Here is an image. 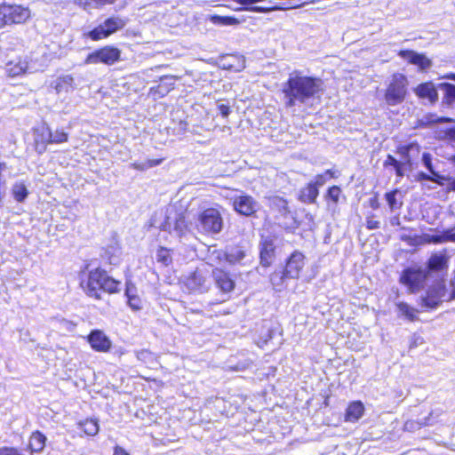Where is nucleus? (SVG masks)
Listing matches in <instances>:
<instances>
[{"label": "nucleus", "mask_w": 455, "mask_h": 455, "mask_svg": "<svg viewBox=\"0 0 455 455\" xmlns=\"http://www.w3.org/2000/svg\"><path fill=\"white\" fill-rule=\"evenodd\" d=\"M156 259L157 262L161 263L165 267L169 266L172 262L171 251L164 247H160L157 250Z\"/></svg>", "instance_id": "obj_36"}, {"label": "nucleus", "mask_w": 455, "mask_h": 455, "mask_svg": "<svg viewBox=\"0 0 455 455\" xmlns=\"http://www.w3.org/2000/svg\"><path fill=\"white\" fill-rule=\"evenodd\" d=\"M233 207L241 215L251 216L259 209V204L251 196L242 193L233 198Z\"/></svg>", "instance_id": "obj_12"}, {"label": "nucleus", "mask_w": 455, "mask_h": 455, "mask_svg": "<svg viewBox=\"0 0 455 455\" xmlns=\"http://www.w3.org/2000/svg\"><path fill=\"white\" fill-rule=\"evenodd\" d=\"M127 299H128V304L132 309L140 310L141 308V300L137 296V294L135 296L128 298Z\"/></svg>", "instance_id": "obj_45"}, {"label": "nucleus", "mask_w": 455, "mask_h": 455, "mask_svg": "<svg viewBox=\"0 0 455 455\" xmlns=\"http://www.w3.org/2000/svg\"><path fill=\"white\" fill-rule=\"evenodd\" d=\"M363 411L364 406L361 402H353L347 409L346 420L349 422H355L363 416Z\"/></svg>", "instance_id": "obj_26"}, {"label": "nucleus", "mask_w": 455, "mask_h": 455, "mask_svg": "<svg viewBox=\"0 0 455 455\" xmlns=\"http://www.w3.org/2000/svg\"><path fill=\"white\" fill-rule=\"evenodd\" d=\"M318 195L319 190L315 184L309 182L306 187L301 188L299 200L305 204H315Z\"/></svg>", "instance_id": "obj_24"}, {"label": "nucleus", "mask_w": 455, "mask_h": 455, "mask_svg": "<svg viewBox=\"0 0 455 455\" xmlns=\"http://www.w3.org/2000/svg\"><path fill=\"white\" fill-rule=\"evenodd\" d=\"M80 426L86 435L92 436L97 435L100 429L98 420L93 419H87L82 421Z\"/></svg>", "instance_id": "obj_34"}, {"label": "nucleus", "mask_w": 455, "mask_h": 455, "mask_svg": "<svg viewBox=\"0 0 455 455\" xmlns=\"http://www.w3.org/2000/svg\"><path fill=\"white\" fill-rule=\"evenodd\" d=\"M168 91H169V89H167V88L164 89V85L160 84L156 88H151L150 93L154 94V95L158 93L160 97H163L164 94H166L168 92Z\"/></svg>", "instance_id": "obj_48"}, {"label": "nucleus", "mask_w": 455, "mask_h": 455, "mask_svg": "<svg viewBox=\"0 0 455 455\" xmlns=\"http://www.w3.org/2000/svg\"><path fill=\"white\" fill-rule=\"evenodd\" d=\"M211 20L214 24L225 25V26H230V25H235V24L238 23V20L232 17H222V16L215 15V16H212Z\"/></svg>", "instance_id": "obj_41"}, {"label": "nucleus", "mask_w": 455, "mask_h": 455, "mask_svg": "<svg viewBox=\"0 0 455 455\" xmlns=\"http://www.w3.org/2000/svg\"><path fill=\"white\" fill-rule=\"evenodd\" d=\"M398 55L409 63L419 67V70L425 71L432 66V61L426 55L411 50H402Z\"/></svg>", "instance_id": "obj_16"}, {"label": "nucleus", "mask_w": 455, "mask_h": 455, "mask_svg": "<svg viewBox=\"0 0 455 455\" xmlns=\"http://www.w3.org/2000/svg\"><path fill=\"white\" fill-rule=\"evenodd\" d=\"M398 193H399V191L397 189H395L391 192L386 193V195H385L386 200H387L391 211L400 209L403 205V203L398 202L396 199V195Z\"/></svg>", "instance_id": "obj_38"}, {"label": "nucleus", "mask_w": 455, "mask_h": 455, "mask_svg": "<svg viewBox=\"0 0 455 455\" xmlns=\"http://www.w3.org/2000/svg\"><path fill=\"white\" fill-rule=\"evenodd\" d=\"M408 80L403 74H395L392 76L385 92V101L388 106L401 104L407 94Z\"/></svg>", "instance_id": "obj_6"}, {"label": "nucleus", "mask_w": 455, "mask_h": 455, "mask_svg": "<svg viewBox=\"0 0 455 455\" xmlns=\"http://www.w3.org/2000/svg\"><path fill=\"white\" fill-rule=\"evenodd\" d=\"M439 87L443 92V104L452 105L455 102V85L444 83L441 84Z\"/></svg>", "instance_id": "obj_28"}, {"label": "nucleus", "mask_w": 455, "mask_h": 455, "mask_svg": "<svg viewBox=\"0 0 455 455\" xmlns=\"http://www.w3.org/2000/svg\"><path fill=\"white\" fill-rule=\"evenodd\" d=\"M452 189L455 190V181L452 183Z\"/></svg>", "instance_id": "obj_59"}, {"label": "nucleus", "mask_w": 455, "mask_h": 455, "mask_svg": "<svg viewBox=\"0 0 455 455\" xmlns=\"http://www.w3.org/2000/svg\"><path fill=\"white\" fill-rule=\"evenodd\" d=\"M35 142H36V150L39 154H43L44 152H45L46 145H44V144H42V142H39V139L38 138H35Z\"/></svg>", "instance_id": "obj_52"}, {"label": "nucleus", "mask_w": 455, "mask_h": 455, "mask_svg": "<svg viewBox=\"0 0 455 455\" xmlns=\"http://www.w3.org/2000/svg\"><path fill=\"white\" fill-rule=\"evenodd\" d=\"M37 134L36 138L39 139V142H42L44 145L52 144V142H48L46 134L47 132H52V131L48 127H43L41 129L36 130Z\"/></svg>", "instance_id": "obj_44"}, {"label": "nucleus", "mask_w": 455, "mask_h": 455, "mask_svg": "<svg viewBox=\"0 0 455 455\" xmlns=\"http://www.w3.org/2000/svg\"><path fill=\"white\" fill-rule=\"evenodd\" d=\"M448 267V257L444 252L434 253L431 255L427 261V267L429 271H439Z\"/></svg>", "instance_id": "obj_23"}, {"label": "nucleus", "mask_w": 455, "mask_h": 455, "mask_svg": "<svg viewBox=\"0 0 455 455\" xmlns=\"http://www.w3.org/2000/svg\"><path fill=\"white\" fill-rule=\"evenodd\" d=\"M420 147L418 144L411 143L398 148L397 153L401 159L397 160L393 156L388 155L384 162V166H393L398 177H403L406 172L413 169L414 160L419 157Z\"/></svg>", "instance_id": "obj_3"}, {"label": "nucleus", "mask_w": 455, "mask_h": 455, "mask_svg": "<svg viewBox=\"0 0 455 455\" xmlns=\"http://www.w3.org/2000/svg\"><path fill=\"white\" fill-rule=\"evenodd\" d=\"M116 0H74L75 4L83 6L84 9L98 7L99 5L111 4Z\"/></svg>", "instance_id": "obj_37"}, {"label": "nucleus", "mask_w": 455, "mask_h": 455, "mask_svg": "<svg viewBox=\"0 0 455 455\" xmlns=\"http://www.w3.org/2000/svg\"><path fill=\"white\" fill-rule=\"evenodd\" d=\"M86 294L96 299H101V291L115 293L120 291V282L108 275L107 272L100 268L91 270L87 280L82 282Z\"/></svg>", "instance_id": "obj_2"}, {"label": "nucleus", "mask_w": 455, "mask_h": 455, "mask_svg": "<svg viewBox=\"0 0 455 455\" xmlns=\"http://www.w3.org/2000/svg\"><path fill=\"white\" fill-rule=\"evenodd\" d=\"M136 287L130 282L126 283L125 296L128 298L136 295Z\"/></svg>", "instance_id": "obj_47"}, {"label": "nucleus", "mask_w": 455, "mask_h": 455, "mask_svg": "<svg viewBox=\"0 0 455 455\" xmlns=\"http://www.w3.org/2000/svg\"><path fill=\"white\" fill-rule=\"evenodd\" d=\"M45 442L46 436L44 435L39 431L33 432L29 438L28 444L31 453L34 454L41 452L45 446Z\"/></svg>", "instance_id": "obj_25"}, {"label": "nucleus", "mask_w": 455, "mask_h": 455, "mask_svg": "<svg viewBox=\"0 0 455 455\" xmlns=\"http://www.w3.org/2000/svg\"><path fill=\"white\" fill-rule=\"evenodd\" d=\"M106 253L110 254V256L108 257L110 264L116 265L118 263L120 251L117 246L108 249Z\"/></svg>", "instance_id": "obj_43"}, {"label": "nucleus", "mask_w": 455, "mask_h": 455, "mask_svg": "<svg viewBox=\"0 0 455 455\" xmlns=\"http://www.w3.org/2000/svg\"><path fill=\"white\" fill-rule=\"evenodd\" d=\"M439 122H441V123H450V122H452V119L449 118V117H442V118L439 119Z\"/></svg>", "instance_id": "obj_56"}, {"label": "nucleus", "mask_w": 455, "mask_h": 455, "mask_svg": "<svg viewBox=\"0 0 455 455\" xmlns=\"http://www.w3.org/2000/svg\"><path fill=\"white\" fill-rule=\"evenodd\" d=\"M416 180L417 181H422V180H431L433 181V175L432 174H427L423 172H419L416 175Z\"/></svg>", "instance_id": "obj_50"}, {"label": "nucleus", "mask_w": 455, "mask_h": 455, "mask_svg": "<svg viewBox=\"0 0 455 455\" xmlns=\"http://www.w3.org/2000/svg\"><path fill=\"white\" fill-rule=\"evenodd\" d=\"M198 220L203 231L205 233L217 234L222 229V218L216 209H206L199 215Z\"/></svg>", "instance_id": "obj_9"}, {"label": "nucleus", "mask_w": 455, "mask_h": 455, "mask_svg": "<svg viewBox=\"0 0 455 455\" xmlns=\"http://www.w3.org/2000/svg\"><path fill=\"white\" fill-rule=\"evenodd\" d=\"M445 295V286L441 283L431 285L426 294L420 298V305L427 309H435Z\"/></svg>", "instance_id": "obj_11"}, {"label": "nucleus", "mask_w": 455, "mask_h": 455, "mask_svg": "<svg viewBox=\"0 0 455 455\" xmlns=\"http://www.w3.org/2000/svg\"><path fill=\"white\" fill-rule=\"evenodd\" d=\"M433 424H434V422L431 419V414H430L427 418L424 419L423 421L413 420V419L407 420L404 423L403 428L405 431H408V432H415V431L420 429L422 427L431 426Z\"/></svg>", "instance_id": "obj_31"}, {"label": "nucleus", "mask_w": 455, "mask_h": 455, "mask_svg": "<svg viewBox=\"0 0 455 455\" xmlns=\"http://www.w3.org/2000/svg\"><path fill=\"white\" fill-rule=\"evenodd\" d=\"M274 251V247L271 242L265 241L260 249V261L264 267L270 264V259Z\"/></svg>", "instance_id": "obj_32"}, {"label": "nucleus", "mask_w": 455, "mask_h": 455, "mask_svg": "<svg viewBox=\"0 0 455 455\" xmlns=\"http://www.w3.org/2000/svg\"><path fill=\"white\" fill-rule=\"evenodd\" d=\"M421 243H443L445 242H455V231L448 229L441 235L424 234L420 236Z\"/></svg>", "instance_id": "obj_21"}, {"label": "nucleus", "mask_w": 455, "mask_h": 455, "mask_svg": "<svg viewBox=\"0 0 455 455\" xmlns=\"http://www.w3.org/2000/svg\"><path fill=\"white\" fill-rule=\"evenodd\" d=\"M305 265V257L304 255L296 251L289 257L286 266V276L290 277V279H295L299 276L300 271L304 267Z\"/></svg>", "instance_id": "obj_14"}, {"label": "nucleus", "mask_w": 455, "mask_h": 455, "mask_svg": "<svg viewBox=\"0 0 455 455\" xmlns=\"http://www.w3.org/2000/svg\"><path fill=\"white\" fill-rule=\"evenodd\" d=\"M415 94L422 100H427L434 104L438 100L437 90L431 82L422 83L414 89Z\"/></svg>", "instance_id": "obj_18"}, {"label": "nucleus", "mask_w": 455, "mask_h": 455, "mask_svg": "<svg viewBox=\"0 0 455 455\" xmlns=\"http://www.w3.org/2000/svg\"><path fill=\"white\" fill-rule=\"evenodd\" d=\"M6 165L4 163H0V172L5 169Z\"/></svg>", "instance_id": "obj_57"}, {"label": "nucleus", "mask_w": 455, "mask_h": 455, "mask_svg": "<svg viewBox=\"0 0 455 455\" xmlns=\"http://www.w3.org/2000/svg\"><path fill=\"white\" fill-rule=\"evenodd\" d=\"M427 276L428 270L426 267L411 266L403 270L399 282L410 293H417L424 287Z\"/></svg>", "instance_id": "obj_5"}, {"label": "nucleus", "mask_w": 455, "mask_h": 455, "mask_svg": "<svg viewBox=\"0 0 455 455\" xmlns=\"http://www.w3.org/2000/svg\"><path fill=\"white\" fill-rule=\"evenodd\" d=\"M450 299H455V290L452 291V292L451 294V297H450Z\"/></svg>", "instance_id": "obj_58"}, {"label": "nucleus", "mask_w": 455, "mask_h": 455, "mask_svg": "<svg viewBox=\"0 0 455 455\" xmlns=\"http://www.w3.org/2000/svg\"><path fill=\"white\" fill-rule=\"evenodd\" d=\"M398 55L409 63L419 67V70L425 71L432 66V61L426 55L411 50H402Z\"/></svg>", "instance_id": "obj_15"}, {"label": "nucleus", "mask_w": 455, "mask_h": 455, "mask_svg": "<svg viewBox=\"0 0 455 455\" xmlns=\"http://www.w3.org/2000/svg\"><path fill=\"white\" fill-rule=\"evenodd\" d=\"M322 92L323 81L320 78L294 71L283 85L284 105L286 108L307 106L315 98H319Z\"/></svg>", "instance_id": "obj_1"}, {"label": "nucleus", "mask_w": 455, "mask_h": 455, "mask_svg": "<svg viewBox=\"0 0 455 455\" xmlns=\"http://www.w3.org/2000/svg\"><path fill=\"white\" fill-rule=\"evenodd\" d=\"M46 137L48 142H52V144H60L68 141V134L62 129H57L54 132H47Z\"/></svg>", "instance_id": "obj_33"}, {"label": "nucleus", "mask_w": 455, "mask_h": 455, "mask_svg": "<svg viewBox=\"0 0 455 455\" xmlns=\"http://www.w3.org/2000/svg\"><path fill=\"white\" fill-rule=\"evenodd\" d=\"M113 455H129L123 448L116 446Z\"/></svg>", "instance_id": "obj_53"}, {"label": "nucleus", "mask_w": 455, "mask_h": 455, "mask_svg": "<svg viewBox=\"0 0 455 455\" xmlns=\"http://www.w3.org/2000/svg\"><path fill=\"white\" fill-rule=\"evenodd\" d=\"M121 52L114 46H106L91 52L85 59V64L113 65L120 60Z\"/></svg>", "instance_id": "obj_8"}, {"label": "nucleus", "mask_w": 455, "mask_h": 455, "mask_svg": "<svg viewBox=\"0 0 455 455\" xmlns=\"http://www.w3.org/2000/svg\"><path fill=\"white\" fill-rule=\"evenodd\" d=\"M91 347L97 352H108L111 349L110 339L100 330H92L87 337Z\"/></svg>", "instance_id": "obj_13"}, {"label": "nucleus", "mask_w": 455, "mask_h": 455, "mask_svg": "<svg viewBox=\"0 0 455 455\" xmlns=\"http://www.w3.org/2000/svg\"><path fill=\"white\" fill-rule=\"evenodd\" d=\"M399 315L403 316L407 320L413 322L418 320L419 310L410 306L406 302H398L396 304Z\"/></svg>", "instance_id": "obj_27"}, {"label": "nucleus", "mask_w": 455, "mask_h": 455, "mask_svg": "<svg viewBox=\"0 0 455 455\" xmlns=\"http://www.w3.org/2000/svg\"><path fill=\"white\" fill-rule=\"evenodd\" d=\"M162 159H148L142 162H134L131 164V167L138 171H146L152 167L157 166L162 163Z\"/></svg>", "instance_id": "obj_35"}, {"label": "nucleus", "mask_w": 455, "mask_h": 455, "mask_svg": "<svg viewBox=\"0 0 455 455\" xmlns=\"http://www.w3.org/2000/svg\"><path fill=\"white\" fill-rule=\"evenodd\" d=\"M324 174H327V177H328V180L331 179V178H335V172H333L332 170H327Z\"/></svg>", "instance_id": "obj_55"}, {"label": "nucleus", "mask_w": 455, "mask_h": 455, "mask_svg": "<svg viewBox=\"0 0 455 455\" xmlns=\"http://www.w3.org/2000/svg\"><path fill=\"white\" fill-rule=\"evenodd\" d=\"M422 164L433 175V182H435L439 185L443 184V181L445 180V177L441 175L438 171L439 161L435 159L434 162L433 156L431 154L424 152L422 155Z\"/></svg>", "instance_id": "obj_19"}, {"label": "nucleus", "mask_w": 455, "mask_h": 455, "mask_svg": "<svg viewBox=\"0 0 455 455\" xmlns=\"http://www.w3.org/2000/svg\"><path fill=\"white\" fill-rule=\"evenodd\" d=\"M366 227L368 229H377L379 228V221L373 219H367Z\"/></svg>", "instance_id": "obj_51"}, {"label": "nucleus", "mask_w": 455, "mask_h": 455, "mask_svg": "<svg viewBox=\"0 0 455 455\" xmlns=\"http://www.w3.org/2000/svg\"><path fill=\"white\" fill-rule=\"evenodd\" d=\"M78 84L76 79L70 75L60 76L53 82V87L58 94L73 92L77 88Z\"/></svg>", "instance_id": "obj_20"}, {"label": "nucleus", "mask_w": 455, "mask_h": 455, "mask_svg": "<svg viewBox=\"0 0 455 455\" xmlns=\"http://www.w3.org/2000/svg\"><path fill=\"white\" fill-rule=\"evenodd\" d=\"M327 180H328L327 174L322 173V174H317L315 177V181H312L311 183L315 184L316 188H319L320 187L323 186Z\"/></svg>", "instance_id": "obj_46"}, {"label": "nucleus", "mask_w": 455, "mask_h": 455, "mask_svg": "<svg viewBox=\"0 0 455 455\" xmlns=\"http://www.w3.org/2000/svg\"><path fill=\"white\" fill-rule=\"evenodd\" d=\"M125 26V21L119 17H111L107 19L102 24L90 31L89 36L92 40L106 38L113 33L122 29Z\"/></svg>", "instance_id": "obj_10"}, {"label": "nucleus", "mask_w": 455, "mask_h": 455, "mask_svg": "<svg viewBox=\"0 0 455 455\" xmlns=\"http://www.w3.org/2000/svg\"><path fill=\"white\" fill-rule=\"evenodd\" d=\"M449 135H450L451 140L453 142H455V129H451L450 132H449ZM453 159L455 161V156H453Z\"/></svg>", "instance_id": "obj_54"}, {"label": "nucleus", "mask_w": 455, "mask_h": 455, "mask_svg": "<svg viewBox=\"0 0 455 455\" xmlns=\"http://www.w3.org/2000/svg\"><path fill=\"white\" fill-rule=\"evenodd\" d=\"M340 194V188L338 186H332L327 191V197L330 198L333 203L337 204L339 202Z\"/></svg>", "instance_id": "obj_42"}, {"label": "nucleus", "mask_w": 455, "mask_h": 455, "mask_svg": "<svg viewBox=\"0 0 455 455\" xmlns=\"http://www.w3.org/2000/svg\"><path fill=\"white\" fill-rule=\"evenodd\" d=\"M218 109L223 117H228V115L230 114L229 106L227 104H224V103L219 104Z\"/></svg>", "instance_id": "obj_49"}, {"label": "nucleus", "mask_w": 455, "mask_h": 455, "mask_svg": "<svg viewBox=\"0 0 455 455\" xmlns=\"http://www.w3.org/2000/svg\"><path fill=\"white\" fill-rule=\"evenodd\" d=\"M12 195L16 202L22 203L27 199L28 190L23 182H16L12 187Z\"/></svg>", "instance_id": "obj_29"}, {"label": "nucleus", "mask_w": 455, "mask_h": 455, "mask_svg": "<svg viewBox=\"0 0 455 455\" xmlns=\"http://www.w3.org/2000/svg\"><path fill=\"white\" fill-rule=\"evenodd\" d=\"M184 284L190 291L204 293L212 285V278L207 270L197 268L184 279Z\"/></svg>", "instance_id": "obj_7"}, {"label": "nucleus", "mask_w": 455, "mask_h": 455, "mask_svg": "<svg viewBox=\"0 0 455 455\" xmlns=\"http://www.w3.org/2000/svg\"><path fill=\"white\" fill-rule=\"evenodd\" d=\"M173 231L180 237H182L186 235L188 231V226L183 217H180L175 220Z\"/></svg>", "instance_id": "obj_40"}, {"label": "nucleus", "mask_w": 455, "mask_h": 455, "mask_svg": "<svg viewBox=\"0 0 455 455\" xmlns=\"http://www.w3.org/2000/svg\"><path fill=\"white\" fill-rule=\"evenodd\" d=\"M4 69L5 73L12 77L31 72L28 63L21 60L9 61L6 63Z\"/></svg>", "instance_id": "obj_22"}, {"label": "nucleus", "mask_w": 455, "mask_h": 455, "mask_svg": "<svg viewBox=\"0 0 455 455\" xmlns=\"http://www.w3.org/2000/svg\"><path fill=\"white\" fill-rule=\"evenodd\" d=\"M244 251L236 248L232 249L229 252H228L226 258L229 263L235 264L240 262L244 258Z\"/></svg>", "instance_id": "obj_39"}, {"label": "nucleus", "mask_w": 455, "mask_h": 455, "mask_svg": "<svg viewBox=\"0 0 455 455\" xmlns=\"http://www.w3.org/2000/svg\"><path fill=\"white\" fill-rule=\"evenodd\" d=\"M31 18L28 7L20 4H0V28L26 23Z\"/></svg>", "instance_id": "obj_4"}, {"label": "nucleus", "mask_w": 455, "mask_h": 455, "mask_svg": "<svg viewBox=\"0 0 455 455\" xmlns=\"http://www.w3.org/2000/svg\"><path fill=\"white\" fill-rule=\"evenodd\" d=\"M212 277L217 288L224 294L229 293L235 288V282L231 279L228 273L220 268H214L212 272Z\"/></svg>", "instance_id": "obj_17"}, {"label": "nucleus", "mask_w": 455, "mask_h": 455, "mask_svg": "<svg viewBox=\"0 0 455 455\" xmlns=\"http://www.w3.org/2000/svg\"><path fill=\"white\" fill-rule=\"evenodd\" d=\"M289 277L286 276V271L284 270H276L270 275V282L273 285V288L280 291L284 288L285 280Z\"/></svg>", "instance_id": "obj_30"}]
</instances>
